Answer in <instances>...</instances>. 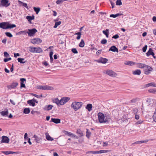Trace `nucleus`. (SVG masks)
I'll use <instances>...</instances> for the list:
<instances>
[{"mask_svg": "<svg viewBox=\"0 0 156 156\" xmlns=\"http://www.w3.org/2000/svg\"><path fill=\"white\" fill-rule=\"evenodd\" d=\"M99 122L100 123H105L108 122L110 119V115L108 113L104 115L101 112H99L98 115Z\"/></svg>", "mask_w": 156, "mask_h": 156, "instance_id": "1", "label": "nucleus"}, {"mask_svg": "<svg viewBox=\"0 0 156 156\" xmlns=\"http://www.w3.org/2000/svg\"><path fill=\"white\" fill-rule=\"evenodd\" d=\"M16 27L14 24H10L8 22H4L0 23V28L4 29H12Z\"/></svg>", "mask_w": 156, "mask_h": 156, "instance_id": "2", "label": "nucleus"}, {"mask_svg": "<svg viewBox=\"0 0 156 156\" xmlns=\"http://www.w3.org/2000/svg\"><path fill=\"white\" fill-rule=\"evenodd\" d=\"M82 105L83 103L81 102L74 101L72 104L71 107L76 111L81 108Z\"/></svg>", "mask_w": 156, "mask_h": 156, "instance_id": "3", "label": "nucleus"}, {"mask_svg": "<svg viewBox=\"0 0 156 156\" xmlns=\"http://www.w3.org/2000/svg\"><path fill=\"white\" fill-rule=\"evenodd\" d=\"M0 6L8 7L10 5L9 0H0Z\"/></svg>", "mask_w": 156, "mask_h": 156, "instance_id": "4", "label": "nucleus"}, {"mask_svg": "<svg viewBox=\"0 0 156 156\" xmlns=\"http://www.w3.org/2000/svg\"><path fill=\"white\" fill-rule=\"evenodd\" d=\"M37 31V30L35 28L28 29L27 34L30 37L33 36Z\"/></svg>", "mask_w": 156, "mask_h": 156, "instance_id": "5", "label": "nucleus"}, {"mask_svg": "<svg viewBox=\"0 0 156 156\" xmlns=\"http://www.w3.org/2000/svg\"><path fill=\"white\" fill-rule=\"evenodd\" d=\"M144 73L147 75L149 74L151 71H152L153 69L150 66L146 65L144 69Z\"/></svg>", "mask_w": 156, "mask_h": 156, "instance_id": "6", "label": "nucleus"}, {"mask_svg": "<svg viewBox=\"0 0 156 156\" xmlns=\"http://www.w3.org/2000/svg\"><path fill=\"white\" fill-rule=\"evenodd\" d=\"M37 88L42 90H52L53 89L52 87L49 86H39L37 87Z\"/></svg>", "mask_w": 156, "mask_h": 156, "instance_id": "7", "label": "nucleus"}, {"mask_svg": "<svg viewBox=\"0 0 156 156\" xmlns=\"http://www.w3.org/2000/svg\"><path fill=\"white\" fill-rule=\"evenodd\" d=\"M42 42V40L39 38L33 39L31 40V42L34 44L41 43Z\"/></svg>", "mask_w": 156, "mask_h": 156, "instance_id": "8", "label": "nucleus"}, {"mask_svg": "<svg viewBox=\"0 0 156 156\" xmlns=\"http://www.w3.org/2000/svg\"><path fill=\"white\" fill-rule=\"evenodd\" d=\"M105 71V73L110 76L114 77L117 75L116 73L112 70H107Z\"/></svg>", "mask_w": 156, "mask_h": 156, "instance_id": "9", "label": "nucleus"}, {"mask_svg": "<svg viewBox=\"0 0 156 156\" xmlns=\"http://www.w3.org/2000/svg\"><path fill=\"white\" fill-rule=\"evenodd\" d=\"M70 99V98L68 97H64L62 98L60 100V102L61 105H63L65 104L66 102H68Z\"/></svg>", "mask_w": 156, "mask_h": 156, "instance_id": "10", "label": "nucleus"}, {"mask_svg": "<svg viewBox=\"0 0 156 156\" xmlns=\"http://www.w3.org/2000/svg\"><path fill=\"white\" fill-rule=\"evenodd\" d=\"M96 61L98 62L105 64L108 61V60L105 58H101L97 60Z\"/></svg>", "mask_w": 156, "mask_h": 156, "instance_id": "11", "label": "nucleus"}, {"mask_svg": "<svg viewBox=\"0 0 156 156\" xmlns=\"http://www.w3.org/2000/svg\"><path fill=\"white\" fill-rule=\"evenodd\" d=\"M9 141V139L8 137L5 136H2V142L8 143Z\"/></svg>", "mask_w": 156, "mask_h": 156, "instance_id": "12", "label": "nucleus"}, {"mask_svg": "<svg viewBox=\"0 0 156 156\" xmlns=\"http://www.w3.org/2000/svg\"><path fill=\"white\" fill-rule=\"evenodd\" d=\"M18 83H12L10 85L8 86V87L9 89H11L12 88H14L18 85Z\"/></svg>", "mask_w": 156, "mask_h": 156, "instance_id": "13", "label": "nucleus"}, {"mask_svg": "<svg viewBox=\"0 0 156 156\" xmlns=\"http://www.w3.org/2000/svg\"><path fill=\"white\" fill-rule=\"evenodd\" d=\"M109 51H111L114 52H118V49L114 45L111 47L109 49Z\"/></svg>", "mask_w": 156, "mask_h": 156, "instance_id": "14", "label": "nucleus"}, {"mask_svg": "<svg viewBox=\"0 0 156 156\" xmlns=\"http://www.w3.org/2000/svg\"><path fill=\"white\" fill-rule=\"evenodd\" d=\"M140 98H134L132 100H131L129 101V103L132 104H134L135 103H136L137 101H139Z\"/></svg>", "mask_w": 156, "mask_h": 156, "instance_id": "15", "label": "nucleus"}, {"mask_svg": "<svg viewBox=\"0 0 156 156\" xmlns=\"http://www.w3.org/2000/svg\"><path fill=\"white\" fill-rule=\"evenodd\" d=\"M33 137L35 138V140L37 143H40L41 140H42V139L41 137L35 135H34Z\"/></svg>", "mask_w": 156, "mask_h": 156, "instance_id": "16", "label": "nucleus"}, {"mask_svg": "<svg viewBox=\"0 0 156 156\" xmlns=\"http://www.w3.org/2000/svg\"><path fill=\"white\" fill-rule=\"evenodd\" d=\"M51 121L56 124L60 123V119H55L52 118Z\"/></svg>", "mask_w": 156, "mask_h": 156, "instance_id": "17", "label": "nucleus"}, {"mask_svg": "<svg viewBox=\"0 0 156 156\" xmlns=\"http://www.w3.org/2000/svg\"><path fill=\"white\" fill-rule=\"evenodd\" d=\"M150 86L156 87V84L154 82H151L145 85L146 87H147Z\"/></svg>", "mask_w": 156, "mask_h": 156, "instance_id": "18", "label": "nucleus"}, {"mask_svg": "<svg viewBox=\"0 0 156 156\" xmlns=\"http://www.w3.org/2000/svg\"><path fill=\"white\" fill-rule=\"evenodd\" d=\"M42 51V50L40 47H35V53H40Z\"/></svg>", "mask_w": 156, "mask_h": 156, "instance_id": "19", "label": "nucleus"}, {"mask_svg": "<svg viewBox=\"0 0 156 156\" xmlns=\"http://www.w3.org/2000/svg\"><path fill=\"white\" fill-rule=\"evenodd\" d=\"M92 107V104H88L87 105V106L86 107V108L90 112L91 111Z\"/></svg>", "mask_w": 156, "mask_h": 156, "instance_id": "20", "label": "nucleus"}, {"mask_svg": "<svg viewBox=\"0 0 156 156\" xmlns=\"http://www.w3.org/2000/svg\"><path fill=\"white\" fill-rule=\"evenodd\" d=\"M45 135L46 138L47 140L51 141L53 140V139L50 136L48 133H45Z\"/></svg>", "mask_w": 156, "mask_h": 156, "instance_id": "21", "label": "nucleus"}, {"mask_svg": "<svg viewBox=\"0 0 156 156\" xmlns=\"http://www.w3.org/2000/svg\"><path fill=\"white\" fill-rule=\"evenodd\" d=\"M26 19L28 20L29 22H30L31 20L34 19V16L33 15L32 16H26Z\"/></svg>", "mask_w": 156, "mask_h": 156, "instance_id": "22", "label": "nucleus"}, {"mask_svg": "<svg viewBox=\"0 0 156 156\" xmlns=\"http://www.w3.org/2000/svg\"><path fill=\"white\" fill-rule=\"evenodd\" d=\"M53 102L56 104L58 105L59 106V105H61L60 100H59L58 98H55L53 100Z\"/></svg>", "mask_w": 156, "mask_h": 156, "instance_id": "23", "label": "nucleus"}, {"mask_svg": "<svg viewBox=\"0 0 156 156\" xmlns=\"http://www.w3.org/2000/svg\"><path fill=\"white\" fill-rule=\"evenodd\" d=\"M124 64L126 65L132 66L135 64V62L132 61H126L124 62Z\"/></svg>", "mask_w": 156, "mask_h": 156, "instance_id": "24", "label": "nucleus"}, {"mask_svg": "<svg viewBox=\"0 0 156 156\" xmlns=\"http://www.w3.org/2000/svg\"><path fill=\"white\" fill-rule=\"evenodd\" d=\"M137 64L139 68H144V69L146 65L145 64L141 63H138Z\"/></svg>", "mask_w": 156, "mask_h": 156, "instance_id": "25", "label": "nucleus"}, {"mask_svg": "<svg viewBox=\"0 0 156 156\" xmlns=\"http://www.w3.org/2000/svg\"><path fill=\"white\" fill-rule=\"evenodd\" d=\"M53 107V106L51 105H48L45 106L44 108L45 110H51Z\"/></svg>", "mask_w": 156, "mask_h": 156, "instance_id": "26", "label": "nucleus"}, {"mask_svg": "<svg viewBox=\"0 0 156 156\" xmlns=\"http://www.w3.org/2000/svg\"><path fill=\"white\" fill-rule=\"evenodd\" d=\"M18 2L20 4H22V5L23 6L25 7L26 8L28 9V6H27V4L26 3H24L23 2H22L18 0Z\"/></svg>", "mask_w": 156, "mask_h": 156, "instance_id": "27", "label": "nucleus"}, {"mask_svg": "<svg viewBox=\"0 0 156 156\" xmlns=\"http://www.w3.org/2000/svg\"><path fill=\"white\" fill-rule=\"evenodd\" d=\"M122 15V14L120 13H118L117 14H111L110 15V17H113V18H116L118 16H121Z\"/></svg>", "mask_w": 156, "mask_h": 156, "instance_id": "28", "label": "nucleus"}, {"mask_svg": "<svg viewBox=\"0 0 156 156\" xmlns=\"http://www.w3.org/2000/svg\"><path fill=\"white\" fill-rule=\"evenodd\" d=\"M27 102L30 105H31L33 107L35 105V103L34 102V101H33L32 100H28Z\"/></svg>", "mask_w": 156, "mask_h": 156, "instance_id": "29", "label": "nucleus"}, {"mask_svg": "<svg viewBox=\"0 0 156 156\" xmlns=\"http://www.w3.org/2000/svg\"><path fill=\"white\" fill-rule=\"evenodd\" d=\"M109 29H107L105 30H103L102 32L103 33L106 35L107 37H108V34H109Z\"/></svg>", "mask_w": 156, "mask_h": 156, "instance_id": "30", "label": "nucleus"}, {"mask_svg": "<svg viewBox=\"0 0 156 156\" xmlns=\"http://www.w3.org/2000/svg\"><path fill=\"white\" fill-rule=\"evenodd\" d=\"M110 150H101L99 151H98V154L107 153L110 152Z\"/></svg>", "mask_w": 156, "mask_h": 156, "instance_id": "31", "label": "nucleus"}, {"mask_svg": "<svg viewBox=\"0 0 156 156\" xmlns=\"http://www.w3.org/2000/svg\"><path fill=\"white\" fill-rule=\"evenodd\" d=\"M8 113V111L7 110L6 111H2L1 112V114L3 116H7Z\"/></svg>", "mask_w": 156, "mask_h": 156, "instance_id": "32", "label": "nucleus"}, {"mask_svg": "<svg viewBox=\"0 0 156 156\" xmlns=\"http://www.w3.org/2000/svg\"><path fill=\"white\" fill-rule=\"evenodd\" d=\"M86 136L88 139H89L90 135H91V133L88 129H86Z\"/></svg>", "mask_w": 156, "mask_h": 156, "instance_id": "33", "label": "nucleus"}, {"mask_svg": "<svg viewBox=\"0 0 156 156\" xmlns=\"http://www.w3.org/2000/svg\"><path fill=\"white\" fill-rule=\"evenodd\" d=\"M35 47H30L29 48V51L32 53H35Z\"/></svg>", "mask_w": 156, "mask_h": 156, "instance_id": "34", "label": "nucleus"}, {"mask_svg": "<svg viewBox=\"0 0 156 156\" xmlns=\"http://www.w3.org/2000/svg\"><path fill=\"white\" fill-rule=\"evenodd\" d=\"M148 92L150 93L156 94V89H151L148 90Z\"/></svg>", "mask_w": 156, "mask_h": 156, "instance_id": "35", "label": "nucleus"}, {"mask_svg": "<svg viewBox=\"0 0 156 156\" xmlns=\"http://www.w3.org/2000/svg\"><path fill=\"white\" fill-rule=\"evenodd\" d=\"M141 73V71L140 69H137L133 72V74L134 75H139Z\"/></svg>", "mask_w": 156, "mask_h": 156, "instance_id": "36", "label": "nucleus"}, {"mask_svg": "<svg viewBox=\"0 0 156 156\" xmlns=\"http://www.w3.org/2000/svg\"><path fill=\"white\" fill-rule=\"evenodd\" d=\"M153 52V50L151 48H150L148 51L146 53L147 56H149L151 54L152 52Z\"/></svg>", "mask_w": 156, "mask_h": 156, "instance_id": "37", "label": "nucleus"}, {"mask_svg": "<svg viewBox=\"0 0 156 156\" xmlns=\"http://www.w3.org/2000/svg\"><path fill=\"white\" fill-rule=\"evenodd\" d=\"M76 133L79 135L80 136H83V132L81 131L80 129H78L77 130Z\"/></svg>", "mask_w": 156, "mask_h": 156, "instance_id": "38", "label": "nucleus"}, {"mask_svg": "<svg viewBox=\"0 0 156 156\" xmlns=\"http://www.w3.org/2000/svg\"><path fill=\"white\" fill-rule=\"evenodd\" d=\"M34 10V11L36 12V14H37L40 11V8L39 7H34L33 8Z\"/></svg>", "mask_w": 156, "mask_h": 156, "instance_id": "39", "label": "nucleus"}, {"mask_svg": "<svg viewBox=\"0 0 156 156\" xmlns=\"http://www.w3.org/2000/svg\"><path fill=\"white\" fill-rule=\"evenodd\" d=\"M84 44L85 43L83 39H82L79 44V46L80 47L83 48L84 47Z\"/></svg>", "mask_w": 156, "mask_h": 156, "instance_id": "40", "label": "nucleus"}, {"mask_svg": "<svg viewBox=\"0 0 156 156\" xmlns=\"http://www.w3.org/2000/svg\"><path fill=\"white\" fill-rule=\"evenodd\" d=\"M30 112V110L29 108H25L23 110L24 113L26 114L29 113Z\"/></svg>", "mask_w": 156, "mask_h": 156, "instance_id": "41", "label": "nucleus"}, {"mask_svg": "<svg viewBox=\"0 0 156 156\" xmlns=\"http://www.w3.org/2000/svg\"><path fill=\"white\" fill-rule=\"evenodd\" d=\"M61 22L60 21L56 22L55 23V25L54 26V28H56L58 26L61 24Z\"/></svg>", "mask_w": 156, "mask_h": 156, "instance_id": "42", "label": "nucleus"}, {"mask_svg": "<svg viewBox=\"0 0 156 156\" xmlns=\"http://www.w3.org/2000/svg\"><path fill=\"white\" fill-rule=\"evenodd\" d=\"M24 60V59L23 58H18L17 59L18 61L21 63H24L26 62L25 61H23Z\"/></svg>", "mask_w": 156, "mask_h": 156, "instance_id": "43", "label": "nucleus"}, {"mask_svg": "<svg viewBox=\"0 0 156 156\" xmlns=\"http://www.w3.org/2000/svg\"><path fill=\"white\" fill-rule=\"evenodd\" d=\"M147 141H146L145 140H142V141H138L135 142V143H133L132 144H140L142 143H146Z\"/></svg>", "mask_w": 156, "mask_h": 156, "instance_id": "44", "label": "nucleus"}, {"mask_svg": "<svg viewBox=\"0 0 156 156\" xmlns=\"http://www.w3.org/2000/svg\"><path fill=\"white\" fill-rule=\"evenodd\" d=\"M138 110L137 108H133L132 110V113L134 114H136L138 112Z\"/></svg>", "mask_w": 156, "mask_h": 156, "instance_id": "45", "label": "nucleus"}, {"mask_svg": "<svg viewBox=\"0 0 156 156\" xmlns=\"http://www.w3.org/2000/svg\"><path fill=\"white\" fill-rule=\"evenodd\" d=\"M116 4L117 5H122L121 0H117L116 2Z\"/></svg>", "mask_w": 156, "mask_h": 156, "instance_id": "46", "label": "nucleus"}, {"mask_svg": "<svg viewBox=\"0 0 156 156\" xmlns=\"http://www.w3.org/2000/svg\"><path fill=\"white\" fill-rule=\"evenodd\" d=\"M5 34L8 37H12V35L9 32H7L5 33Z\"/></svg>", "mask_w": 156, "mask_h": 156, "instance_id": "47", "label": "nucleus"}, {"mask_svg": "<svg viewBox=\"0 0 156 156\" xmlns=\"http://www.w3.org/2000/svg\"><path fill=\"white\" fill-rule=\"evenodd\" d=\"M64 133H65V134L67 135L68 136H70L71 135V133L70 132L68 131H63Z\"/></svg>", "mask_w": 156, "mask_h": 156, "instance_id": "48", "label": "nucleus"}, {"mask_svg": "<svg viewBox=\"0 0 156 156\" xmlns=\"http://www.w3.org/2000/svg\"><path fill=\"white\" fill-rule=\"evenodd\" d=\"M64 1H65L63 0H58L56 2V3L57 4H60L62 3Z\"/></svg>", "mask_w": 156, "mask_h": 156, "instance_id": "49", "label": "nucleus"}, {"mask_svg": "<svg viewBox=\"0 0 156 156\" xmlns=\"http://www.w3.org/2000/svg\"><path fill=\"white\" fill-rule=\"evenodd\" d=\"M27 30L21 31L19 32V33L20 34H23L24 35L27 34Z\"/></svg>", "mask_w": 156, "mask_h": 156, "instance_id": "50", "label": "nucleus"}, {"mask_svg": "<svg viewBox=\"0 0 156 156\" xmlns=\"http://www.w3.org/2000/svg\"><path fill=\"white\" fill-rule=\"evenodd\" d=\"M107 42V41L106 39H103L101 41V43L102 44H105Z\"/></svg>", "mask_w": 156, "mask_h": 156, "instance_id": "51", "label": "nucleus"}, {"mask_svg": "<svg viewBox=\"0 0 156 156\" xmlns=\"http://www.w3.org/2000/svg\"><path fill=\"white\" fill-rule=\"evenodd\" d=\"M33 95L35 97H36L37 98H41L42 97H43V96L42 94H41L40 96H39L37 95L34 94H33Z\"/></svg>", "mask_w": 156, "mask_h": 156, "instance_id": "52", "label": "nucleus"}, {"mask_svg": "<svg viewBox=\"0 0 156 156\" xmlns=\"http://www.w3.org/2000/svg\"><path fill=\"white\" fill-rule=\"evenodd\" d=\"M72 51L74 54H77L78 53L77 50L76 48H73L72 49Z\"/></svg>", "mask_w": 156, "mask_h": 156, "instance_id": "53", "label": "nucleus"}, {"mask_svg": "<svg viewBox=\"0 0 156 156\" xmlns=\"http://www.w3.org/2000/svg\"><path fill=\"white\" fill-rule=\"evenodd\" d=\"M147 45H145L142 48L143 51L144 52H145L146 51L147 49Z\"/></svg>", "mask_w": 156, "mask_h": 156, "instance_id": "54", "label": "nucleus"}, {"mask_svg": "<svg viewBox=\"0 0 156 156\" xmlns=\"http://www.w3.org/2000/svg\"><path fill=\"white\" fill-rule=\"evenodd\" d=\"M4 55L5 57H7L9 56V55L7 52L5 51L4 52Z\"/></svg>", "mask_w": 156, "mask_h": 156, "instance_id": "55", "label": "nucleus"}, {"mask_svg": "<svg viewBox=\"0 0 156 156\" xmlns=\"http://www.w3.org/2000/svg\"><path fill=\"white\" fill-rule=\"evenodd\" d=\"M153 118L154 120V121L155 122H156V113H154L153 116Z\"/></svg>", "mask_w": 156, "mask_h": 156, "instance_id": "56", "label": "nucleus"}, {"mask_svg": "<svg viewBox=\"0 0 156 156\" xmlns=\"http://www.w3.org/2000/svg\"><path fill=\"white\" fill-rule=\"evenodd\" d=\"M119 37V36L118 34H115V35L113 36V37H112V38H114V39H117V38H118Z\"/></svg>", "mask_w": 156, "mask_h": 156, "instance_id": "57", "label": "nucleus"}, {"mask_svg": "<svg viewBox=\"0 0 156 156\" xmlns=\"http://www.w3.org/2000/svg\"><path fill=\"white\" fill-rule=\"evenodd\" d=\"M110 2L111 3V5L112 8H114L115 6V4L114 2H113L112 1H110Z\"/></svg>", "mask_w": 156, "mask_h": 156, "instance_id": "58", "label": "nucleus"}, {"mask_svg": "<svg viewBox=\"0 0 156 156\" xmlns=\"http://www.w3.org/2000/svg\"><path fill=\"white\" fill-rule=\"evenodd\" d=\"M21 83L20 84H21L20 87L21 88L22 87H24V88L26 87L25 84L24 83Z\"/></svg>", "mask_w": 156, "mask_h": 156, "instance_id": "59", "label": "nucleus"}, {"mask_svg": "<svg viewBox=\"0 0 156 156\" xmlns=\"http://www.w3.org/2000/svg\"><path fill=\"white\" fill-rule=\"evenodd\" d=\"M7 39L6 38L2 40V42L5 44L6 43Z\"/></svg>", "mask_w": 156, "mask_h": 156, "instance_id": "60", "label": "nucleus"}, {"mask_svg": "<svg viewBox=\"0 0 156 156\" xmlns=\"http://www.w3.org/2000/svg\"><path fill=\"white\" fill-rule=\"evenodd\" d=\"M27 133H26L24 134V139L25 140H28L29 138L27 137Z\"/></svg>", "mask_w": 156, "mask_h": 156, "instance_id": "61", "label": "nucleus"}, {"mask_svg": "<svg viewBox=\"0 0 156 156\" xmlns=\"http://www.w3.org/2000/svg\"><path fill=\"white\" fill-rule=\"evenodd\" d=\"M20 80L21 81V83H23L24 81H26V79L24 78H22L20 79Z\"/></svg>", "mask_w": 156, "mask_h": 156, "instance_id": "62", "label": "nucleus"}, {"mask_svg": "<svg viewBox=\"0 0 156 156\" xmlns=\"http://www.w3.org/2000/svg\"><path fill=\"white\" fill-rule=\"evenodd\" d=\"M2 152L5 155L9 154V151H2Z\"/></svg>", "mask_w": 156, "mask_h": 156, "instance_id": "63", "label": "nucleus"}, {"mask_svg": "<svg viewBox=\"0 0 156 156\" xmlns=\"http://www.w3.org/2000/svg\"><path fill=\"white\" fill-rule=\"evenodd\" d=\"M152 20L154 22H156V17L155 16H153L152 18Z\"/></svg>", "mask_w": 156, "mask_h": 156, "instance_id": "64", "label": "nucleus"}]
</instances>
